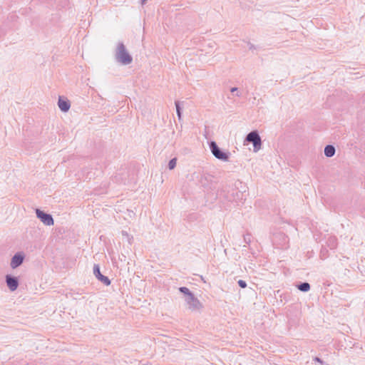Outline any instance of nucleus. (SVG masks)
Wrapping results in <instances>:
<instances>
[{
	"label": "nucleus",
	"instance_id": "nucleus-4",
	"mask_svg": "<svg viewBox=\"0 0 365 365\" xmlns=\"http://www.w3.org/2000/svg\"><path fill=\"white\" fill-rule=\"evenodd\" d=\"M36 215L45 225H51L53 224V218L50 215L46 214L39 210H36Z\"/></svg>",
	"mask_w": 365,
	"mask_h": 365
},
{
	"label": "nucleus",
	"instance_id": "nucleus-14",
	"mask_svg": "<svg viewBox=\"0 0 365 365\" xmlns=\"http://www.w3.org/2000/svg\"><path fill=\"white\" fill-rule=\"evenodd\" d=\"M238 284H239L240 287L242 288H245L247 287L246 282L242 279L238 281Z\"/></svg>",
	"mask_w": 365,
	"mask_h": 365
},
{
	"label": "nucleus",
	"instance_id": "nucleus-16",
	"mask_svg": "<svg viewBox=\"0 0 365 365\" xmlns=\"http://www.w3.org/2000/svg\"><path fill=\"white\" fill-rule=\"evenodd\" d=\"M236 89H237V88H232L231 91H232V92L235 91V90H236Z\"/></svg>",
	"mask_w": 365,
	"mask_h": 365
},
{
	"label": "nucleus",
	"instance_id": "nucleus-5",
	"mask_svg": "<svg viewBox=\"0 0 365 365\" xmlns=\"http://www.w3.org/2000/svg\"><path fill=\"white\" fill-rule=\"evenodd\" d=\"M93 273L95 276L106 285H109L110 284V281L109 280V279L107 277L103 276L101 273L98 265L96 264L94 266Z\"/></svg>",
	"mask_w": 365,
	"mask_h": 365
},
{
	"label": "nucleus",
	"instance_id": "nucleus-7",
	"mask_svg": "<svg viewBox=\"0 0 365 365\" xmlns=\"http://www.w3.org/2000/svg\"><path fill=\"white\" fill-rule=\"evenodd\" d=\"M24 257L21 255H15L12 258L11 266L13 268H16L19 266L23 262Z\"/></svg>",
	"mask_w": 365,
	"mask_h": 365
},
{
	"label": "nucleus",
	"instance_id": "nucleus-3",
	"mask_svg": "<svg viewBox=\"0 0 365 365\" xmlns=\"http://www.w3.org/2000/svg\"><path fill=\"white\" fill-rule=\"evenodd\" d=\"M210 148L215 158L224 161L228 160V155L221 151L215 142L210 143Z\"/></svg>",
	"mask_w": 365,
	"mask_h": 365
},
{
	"label": "nucleus",
	"instance_id": "nucleus-11",
	"mask_svg": "<svg viewBox=\"0 0 365 365\" xmlns=\"http://www.w3.org/2000/svg\"><path fill=\"white\" fill-rule=\"evenodd\" d=\"M299 289L302 292H307L310 289V285L309 283H303L299 286Z\"/></svg>",
	"mask_w": 365,
	"mask_h": 365
},
{
	"label": "nucleus",
	"instance_id": "nucleus-6",
	"mask_svg": "<svg viewBox=\"0 0 365 365\" xmlns=\"http://www.w3.org/2000/svg\"><path fill=\"white\" fill-rule=\"evenodd\" d=\"M187 303L190 305V308L192 309H197L202 307L200 301L195 298L193 294H190V296L188 297Z\"/></svg>",
	"mask_w": 365,
	"mask_h": 365
},
{
	"label": "nucleus",
	"instance_id": "nucleus-17",
	"mask_svg": "<svg viewBox=\"0 0 365 365\" xmlns=\"http://www.w3.org/2000/svg\"><path fill=\"white\" fill-rule=\"evenodd\" d=\"M316 361H320L319 359H318V358H316Z\"/></svg>",
	"mask_w": 365,
	"mask_h": 365
},
{
	"label": "nucleus",
	"instance_id": "nucleus-10",
	"mask_svg": "<svg viewBox=\"0 0 365 365\" xmlns=\"http://www.w3.org/2000/svg\"><path fill=\"white\" fill-rule=\"evenodd\" d=\"M335 149L332 145H327L324 149V154L327 157H331L334 155Z\"/></svg>",
	"mask_w": 365,
	"mask_h": 365
},
{
	"label": "nucleus",
	"instance_id": "nucleus-8",
	"mask_svg": "<svg viewBox=\"0 0 365 365\" xmlns=\"http://www.w3.org/2000/svg\"><path fill=\"white\" fill-rule=\"evenodd\" d=\"M6 283L8 287L11 291H14L17 289L18 282L15 278L10 277L9 276L6 277Z\"/></svg>",
	"mask_w": 365,
	"mask_h": 365
},
{
	"label": "nucleus",
	"instance_id": "nucleus-2",
	"mask_svg": "<svg viewBox=\"0 0 365 365\" xmlns=\"http://www.w3.org/2000/svg\"><path fill=\"white\" fill-rule=\"evenodd\" d=\"M247 140L253 143L254 150L257 152L261 148V139L258 133L255 131L250 133L247 136Z\"/></svg>",
	"mask_w": 365,
	"mask_h": 365
},
{
	"label": "nucleus",
	"instance_id": "nucleus-1",
	"mask_svg": "<svg viewBox=\"0 0 365 365\" xmlns=\"http://www.w3.org/2000/svg\"><path fill=\"white\" fill-rule=\"evenodd\" d=\"M117 58L120 62H121L123 64H128L132 61V58L125 51V48L123 45L118 46Z\"/></svg>",
	"mask_w": 365,
	"mask_h": 365
},
{
	"label": "nucleus",
	"instance_id": "nucleus-9",
	"mask_svg": "<svg viewBox=\"0 0 365 365\" xmlns=\"http://www.w3.org/2000/svg\"><path fill=\"white\" fill-rule=\"evenodd\" d=\"M58 106L61 110L67 111L70 108V104L68 101L60 98L58 100Z\"/></svg>",
	"mask_w": 365,
	"mask_h": 365
},
{
	"label": "nucleus",
	"instance_id": "nucleus-12",
	"mask_svg": "<svg viewBox=\"0 0 365 365\" xmlns=\"http://www.w3.org/2000/svg\"><path fill=\"white\" fill-rule=\"evenodd\" d=\"M179 290H180L182 293H183V294H185L187 295V297H190V294H192L190 292V290H189L187 287H180V288L179 289Z\"/></svg>",
	"mask_w": 365,
	"mask_h": 365
},
{
	"label": "nucleus",
	"instance_id": "nucleus-15",
	"mask_svg": "<svg viewBox=\"0 0 365 365\" xmlns=\"http://www.w3.org/2000/svg\"><path fill=\"white\" fill-rule=\"evenodd\" d=\"M175 106H176V109H177V113H178V118H180L181 114H180V111L179 103L178 102H176L175 103Z\"/></svg>",
	"mask_w": 365,
	"mask_h": 365
},
{
	"label": "nucleus",
	"instance_id": "nucleus-13",
	"mask_svg": "<svg viewBox=\"0 0 365 365\" xmlns=\"http://www.w3.org/2000/svg\"><path fill=\"white\" fill-rule=\"evenodd\" d=\"M176 161V158H173L169 162L168 166L170 170H173L175 167Z\"/></svg>",
	"mask_w": 365,
	"mask_h": 365
}]
</instances>
